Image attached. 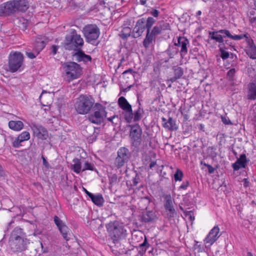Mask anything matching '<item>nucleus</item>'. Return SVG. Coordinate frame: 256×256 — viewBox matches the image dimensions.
I'll return each instance as SVG.
<instances>
[{
  "label": "nucleus",
  "mask_w": 256,
  "mask_h": 256,
  "mask_svg": "<svg viewBox=\"0 0 256 256\" xmlns=\"http://www.w3.org/2000/svg\"><path fill=\"white\" fill-rule=\"evenodd\" d=\"M156 22V20L152 16L148 17L146 20L145 19V27L146 32V37L142 42V45L146 49L148 48L151 45L155 43L157 36L161 34L166 30L170 29V24L164 20L158 22L152 28Z\"/></svg>",
  "instance_id": "nucleus-1"
},
{
  "label": "nucleus",
  "mask_w": 256,
  "mask_h": 256,
  "mask_svg": "<svg viewBox=\"0 0 256 256\" xmlns=\"http://www.w3.org/2000/svg\"><path fill=\"white\" fill-rule=\"evenodd\" d=\"M130 128V144L132 148V152L138 153L139 152H144L148 148V144H151L150 138L146 136L144 138L142 147L140 146L142 143V129L138 124L129 125Z\"/></svg>",
  "instance_id": "nucleus-2"
},
{
  "label": "nucleus",
  "mask_w": 256,
  "mask_h": 256,
  "mask_svg": "<svg viewBox=\"0 0 256 256\" xmlns=\"http://www.w3.org/2000/svg\"><path fill=\"white\" fill-rule=\"evenodd\" d=\"M209 38L214 40L219 44H222V46H226L228 45L232 48L234 50H236L234 46L230 40L224 39L228 38L230 39L238 40L246 38V34H241L239 35H232L230 32L226 29H222L217 31L209 32Z\"/></svg>",
  "instance_id": "nucleus-3"
},
{
  "label": "nucleus",
  "mask_w": 256,
  "mask_h": 256,
  "mask_svg": "<svg viewBox=\"0 0 256 256\" xmlns=\"http://www.w3.org/2000/svg\"><path fill=\"white\" fill-rule=\"evenodd\" d=\"M106 228L114 244L124 238L127 234L124 224L118 220L110 221L106 224Z\"/></svg>",
  "instance_id": "nucleus-4"
},
{
  "label": "nucleus",
  "mask_w": 256,
  "mask_h": 256,
  "mask_svg": "<svg viewBox=\"0 0 256 256\" xmlns=\"http://www.w3.org/2000/svg\"><path fill=\"white\" fill-rule=\"evenodd\" d=\"M84 44L83 38L78 34L76 30L72 29L66 34L63 46L66 50L76 52L82 49Z\"/></svg>",
  "instance_id": "nucleus-5"
},
{
  "label": "nucleus",
  "mask_w": 256,
  "mask_h": 256,
  "mask_svg": "<svg viewBox=\"0 0 256 256\" xmlns=\"http://www.w3.org/2000/svg\"><path fill=\"white\" fill-rule=\"evenodd\" d=\"M8 68L6 70L12 73L23 70L24 64V56L20 52L12 51L8 56Z\"/></svg>",
  "instance_id": "nucleus-6"
},
{
  "label": "nucleus",
  "mask_w": 256,
  "mask_h": 256,
  "mask_svg": "<svg viewBox=\"0 0 256 256\" xmlns=\"http://www.w3.org/2000/svg\"><path fill=\"white\" fill-rule=\"evenodd\" d=\"M94 102V100L92 96L81 94L77 98L75 104V109L79 114H87L93 108L95 104Z\"/></svg>",
  "instance_id": "nucleus-7"
},
{
  "label": "nucleus",
  "mask_w": 256,
  "mask_h": 256,
  "mask_svg": "<svg viewBox=\"0 0 256 256\" xmlns=\"http://www.w3.org/2000/svg\"><path fill=\"white\" fill-rule=\"evenodd\" d=\"M92 110V112L88 116L89 122L98 125L104 123L107 114L106 107L100 103H96Z\"/></svg>",
  "instance_id": "nucleus-8"
},
{
  "label": "nucleus",
  "mask_w": 256,
  "mask_h": 256,
  "mask_svg": "<svg viewBox=\"0 0 256 256\" xmlns=\"http://www.w3.org/2000/svg\"><path fill=\"white\" fill-rule=\"evenodd\" d=\"M62 65L69 81L76 79L80 76L82 68L77 62H68L62 63Z\"/></svg>",
  "instance_id": "nucleus-9"
},
{
  "label": "nucleus",
  "mask_w": 256,
  "mask_h": 256,
  "mask_svg": "<svg viewBox=\"0 0 256 256\" xmlns=\"http://www.w3.org/2000/svg\"><path fill=\"white\" fill-rule=\"evenodd\" d=\"M82 32L87 42L98 46L99 42H96L100 34V30L95 24H90L84 26Z\"/></svg>",
  "instance_id": "nucleus-10"
},
{
  "label": "nucleus",
  "mask_w": 256,
  "mask_h": 256,
  "mask_svg": "<svg viewBox=\"0 0 256 256\" xmlns=\"http://www.w3.org/2000/svg\"><path fill=\"white\" fill-rule=\"evenodd\" d=\"M132 157V152L126 147H120L117 152V156L114 160V164L117 168L122 167L128 162Z\"/></svg>",
  "instance_id": "nucleus-11"
},
{
  "label": "nucleus",
  "mask_w": 256,
  "mask_h": 256,
  "mask_svg": "<svg viewBox=\"0 0 256 256\" xmlns=\"http://www.w3.org/2000/svg\"><path fill=\"white\" fill-rule=\"evenodd\" d=\"M30 244V240L28 238L8 243L10 250L14 252H22L26 250Z\"/></svg>",
  "instance_id": "nucleus-12"
},
{
  "label": "nucleus",
  "mask_w": 256,
  "mask_h": 256,
  "mask_svg": "<svg viewBox=\"0 0 256 256\" xmlns=\"http://www.w3.org/2000/svg\"><path fill=\"white\" fill-rule=\"evenodd\" d=\"M54 221L64 239L66 241L69 240L70 230L65 222L57 216H54Z\"/></svg>",
  "instance_id": "nucleus-13"
},
{
  "label": "nucleus",
  "mask_w": 256,
  "mask_h": 256,
  "mask_svg": "<svg viewBox=\"0 0 256 256\" xmlns=\"http://www.w3.org/2000/svg\"><path fill=\"white\" fill-rule=\"evenodd\" d=\"M164 206L166 212L167 218L168 219L174 218L176 214V212L173 204L174 200L170 194L164 195Z\"/></svg>",
  "instance_id": "nucleus-14"
},
{
  "label": "nucleus",
  "mask_w": 256,
  "mask_h": 256,
  "mask_svg": "<svg viewBox=\"0 0 256 256\" xmlns=\"http://www.w3.org/2000/svg\"><path fill=\"white\" fill-rule=\"evenodd\" d=\"M30 126L32 130L34 136L38 139L45 140L48 138V131L41 124L32 123Z\"/></svg>",
  "instance_id": "nucleus-15"
},
{
  "label": "nucleus",
  "mask_w": 256,
  "mask_h": 256,
  "mask_svg": "<svg viewBox=\"0 0 256 256\" xmlns=\"http://www.w3.org/2000/svg\"><path fill=\"white\" fill-rule=\"evenodd\" d=\"M16 6L14 0L8 2L0 5V16H8L16 12Z\"/></svg>",
  "instance_id": "nucleus-16"
},
{
  "label": "nucleus",
  "mask_w": 256,
  "mask_h": 256,
  "mask_svg": "<svg viewBox=\"0 0 256 256\" xmlns=\"http://www.w3.org/2000/svg\"><path fill=\"white\" fill-rule=\"evenodd\" d=\"M220 236V228L218 226H216L210 231L204 238V243L209 244L210 246H212L218 240Z\"/></svg>",
  "instance_id": "nucleus-17"
},
{
  "label": "nucleus",
  "mask_w": 256,
  "mask_h": 256,
  "mask_svg": "<svg viewBox=\"0 0 256 256\" xmlns=\"http://www.w3.org/2000/svg\"><path fill=\"white\" fill-rule=\"evenodd\" d=\"M146 30L145 27V18H142L138 19L132 32V37L138 38Z\"/></svg>",
  "instance_id": "nucleus-18"
},
{
  "label": "nucleus",
  "mask_w": 256,
  "mask_h": 256,
  "mask_svg": "<svg viewBox=\"0 0 256 256\" xmlns=\"http://www.w3.org/2000/svg\"><path fill=\"white\" fill-rule=\"evenodd\" d=\"M73 59L78 62H82L84 64H87L88 62H91L92 58L90 56L86 54L80 49L76 51L72 55Z\"/></svg>",
  "instance_id": "nucleus-19"
},
{
  "label": "nucleus",
  "mask_w": 256,
  "mask_h": 256,
  "mask_svg": "<svg viewBox=\"0 0 256 256\" xmlns=\"http://www.w3.org/2000/svg\"><path fill=\"white\" fill-rule=\"evenodd\" d=\"M190 42L187 38L184 36H179L178 38V42L176 43V46L180 48V57L184 58L188 54V46Z\"/></svg>",
  "instance_id": "nucleus-20"
},
{
  "label": "nucleus",
  "mask_w": 256,
  "mask_h": 256,
  "mask_svg": "<svg viewBox=\"0 0 256 256\" xmlns=\"http://www.w3.org/2000/svg\"><path fill=\"white\" fill-rule=\"evenodd\" d=\"M27 238V234L24 229L20 227H16L11 232L8 240V243L15 240H20Z\"/></svg>",
  "instance_id": "nucleus-21"
},
{
  "label": "nucleus",
  "mask_w": 256,
  "mask_h": 256,
  "mask_svg": "<svg viewBox=\"0 0 256 256\" xmlns=\"http://www.w3.org/2000/svg\"><path fill=\"white\" fill-rule=\"evenodd\" d=\"M246 34V38H245L248 46L246 49V54L252 60L256 59V46L254 42L252 39L248 38V34Z\"/></svg>",
  "instance_id": "nucleus-22"
},
{
  "label": "nucleus",
  "mask_w": 256,
  "mask_h": 256,
  "mask_svg": "<svg viewBox=\"0 0 256 256\" xmlns=\"http://www.w3.org/2000/svg\"><path fill=\"white\" fill-rule=\"evenodd\" d=\"M249 161L244 154H240V158H237L236 162L232 164V166L234 171H237L241 168H245Z\"/></svg>",
  "instance_id": "nucleus-23"
},
{
  "label": "nucleus",
  "mask_w": 256,
  "mask_h": 256,
  "mask_svg": "<svg viewBox=\"0 0 256 256\" xmlns=\"http://www.w3.org/2000/svg\"><path fill=\"white\" fill-rule=\"evenodd\" d=\"M162 126L166 129L170 131H176L178 129L176 120L170 116L168 120L164 117L162 118Z\"/></svg>",
  "instance_id": "nucleus-24"
},
{
  "label": "nucleus",
  "mask_w": 256,
  "mask_h": 256,
  "mask_svg": "<svg viewBox=\"0 0 256 256\" xmlns=\"http://www.w3.org/2000/svg\"><path fill=\"white\" fill-rule=\"evenodd\" d=\"M157 218L156 214L152 210L147 211L143 212L142 215L140 216V220L145 223L152 222Z\"/></svg>",
  "instance_id": "nucleus-25"
},
{
  "label": "nucleus",
  "mask_w": 256,
  "mask_h": 256,
  "mask_svg": "<svg viewBox=\"0 0 256 256\" xmlns=\"http://www.w3.org/2000/svg\"><path fill=\"white\" fill-rule=\"evenodd\" d=\"M246 98L250 100H256V84L254 82H250L248 84Z\"/></svg>",
  "instance_id": "nucleus-26"
},
{
  "label": "nucleus",
  "mask_w": 256,
  "mask_h": 256,
  "mask_svg": "<svg viewBox=\"0 0 256 256\" xmlns=\"http://www.w3.org/2000/svg\"><path fill=\"white\" fill-rule=\"evenodd\" d=\"M174 72V76L170 78L168 80L172 83L174 82L180 78L184 74L183 68L178 66H174L172 68Z\"/></svg>",
  "instance_id": "nucleus-27"
},
{
  "label": "nucleus",
  "mask_w": 256,
  "mask_h": 256,
  "mask_svg": "<svg viewBox=\"0 0 256 256\" xmlns=\"http://www.w3.org/2000/svg\"><path fill=\"white\" fill-rule=\"evenodd\" d=\"M16 6V11L25 12L28 8V4L26 0H14Z\"/></svg>",
  "instance_id": "nucleus-28"
},
{
  "label": "nucleus",
  "mask_w": 256,
  "mask_h": 256,
  "mask_svg": "<svg viewBox=\"0 0 256 256\" xmlns=\"http://www.w3.org/2000/svg\"><path fill=\"white\" fill-rule=\"evenodd\" d=\"M90 196V198L95 205L99 207L103 206L104 200L102 194H92Z\"/></svg>",
  "instance_id": "nucleus-29"
},
{
  "label": "nucleus",
  "mask_w": 256,
  "mask_h": 256,
  "mask_svg": "<svg viewBox=\"0 0 256 256\" xmlns=\"http://www.w3.org/2000/svg\"><path fill=\"white\" fill-rule=\"evenodd\" d=\"M138 102V108H137L136 110H134L133 112L134 122H137L140 121L142 118V114H144V110L142 107V104L140 102V100L138 98L137 100V102Z\"/></svg>",
  "instance_id": "nucleus-30"
},
{
  "label": "nucleus",
  "mask_w": 256,
  "mask_h": 256,
  "mask_svg": "<svg viewBox=\"0 0 256 256\" xmlns=\"http://www.w3.org/2000/svg\"><path fill=\"white\" fill-rule=\"evenodd\" d=\"M47 42L42 38H37L34 44V48L39 53L45 48Z\"/></svg>",
  "instance_id": "nucleus-31"
},
{
  "label": "nucleus",
  "mask_w": 256,
  "mask_h": 256,
  "mask_svg": "<svg viewBox=\"0 0 256 256\" xmlns=\"http://www.w3.org/2000/svg\"><path fill=\"white\" fill-rule=\"evenodd\" d=\"M9 128L14 131H20L22 129L24 124L20 120H10L8 122Z\"/></svg>",
  "instance_id": "nucleus-32"
},
{
  "label": "nucleus",
  "mask_w": 256,
  "mask_h": 256,
  "mask_svg": "<svg viewBox=\"0 0 256 256\" xmlns=\"http://www.w3.org/2000/svg\"><path fill=\"white\" fill-rule=\"evenodd\" d=\"M122 114L123 115L124 119L127 123L130 124L133 122L134 114L132 108H130L127 109L126 110H124L122 112Z\"/></svg>",
  "instance_id": "nucleus-33"
},
{
  "label": "nucleus",
  "mask_w": 256,
  "mask_h": 256,
  "mask_svg": "<svg viewBox=\"0 0 256 256\" xmlns=\"http://www.w3.org/2000/svg\"><path fill=\"white\" fill-rule=\"evenodd\" d=\"M72 162L74 164L71 166L72 170L76 174H79L80 172H82L80 160L78 158H74L73 159Z\"/></svg>",
  "instance_id": "nucleus-34"
},
{
  "label": "nucleus",
  "mask_w": 256,
  "mask_h": 256,
  "mask_svg": "<svg viewBox=\"0 0 256 256\" xmlns=\"http://www.w3.org/2000/svg\"><path fill=\"white\" fill-rule=\"evenodd\" d=\"M118 104L120 108L123 110L132 108L124 96H120L118 99Z\"/></svg>",
  "instance_id": "nucleus-35"
},
{
  "label": "nucleus",
  "mask_w": 256,
  "mask_h": 256,
  "mask_svg": "<svg viewBox=\"0 0 256 256\" xmlns=\"http://www.w3.org/2000/svg\"><path fill=\"white\" fill-rule=\"evenodd\" d=\"M132 32L130 27H124L119 34V36L122 40H126L129 36H132Z\"/></svg>",
  "instance_id": "nucleus-36"
},
{
  "label": "nucleus",
  "mask_w": 256,
  "mask_h": 256,
  "mask_svg": "<svg viewBox=\"0 0 256 256\" xmlns=\"http://www.w3.org/2000/svg\"><path fill=\"white\" fill-rule=\"evenodd\" d=\"M166 52L170 58H173L175 55L178 54V49L177 48V46H176V43L172 46L170 45Z\"/></svg>",
  "instance_id": "nucleus-37"
},
{
  "label": "nucleus",
  "mask_w": 256,
  "mask_h": 256,
  "mask_svg": "<svg viewBox=\"0 0 256 256\" xmlns=\"http://www.w3.org/2000/svg\"><path fill=\"white\" fill-rule=\"evenodd\" d=\"M30 20H26L24 18H20L18 19L17 22L18 26L19 28L23 31L27 29L28 24H30Z\"/></svg>",
  "instance_id": "nucleus-38"
},
{
  "label": "nucleus",
  "mask_w": 256,
  "mask_h": 256,
  "mask_svg": "<svg viewBox=\"0 0 256 256\" xmlns=\"http://www.w3.org/2000/svg\"><path fill=\"white\" fill-rule=\"evenodd\" d=\"M219 51L220 52V56L224 60L228 58L230 56L229 52L226 51L228 49L226 46H222V44H219L218 46Z\"/></svg>",
  "instance_id": "nucleus-39"
},
{
  "label": "nucleus",
  "mask_w": 256,
  "mask_h": 256,
  "mask_svg": "<svg viewBox=\"0 0 256 256\" xmlns=\"http://www.w3.org/2000/svg\"><path fill=\"white\" fill-rule=\"evenodd\" d=\"M150 246V244L148 243L147 238H145L143 242L139 244L138 246L140 248V250L138 252V254L141 256L143 255Z\"/></svg>",
  "instance_id": "nucleus-40"
},
{
  "label": "nucleus",
  "mask_w": 256,
  "mask_h": 256,
  "mask_svg": "<svg viewBox=\"0 0 256 256\" xmlns=\"http://www.w3.org/2000/svg\"><path fill=\"white\" fill-rule=\"evenodd\" d=\"M216 150V148L214 146H208L207 148V154L208 156L212 160H214L217 156L218 154Z\"/></svg>",
  "instance_id": "nucleus-41"
},
{
  "label": "nucleus",
  "mask_w": 256,
  "mask_h": 256,
  "mask_svg": "<svg viewBox=\"0 0 256 256\" xmlns=\"http://www.w3.org/2000/svg\"><path fill=\"white\" fill-rule=\"evenodd\" d=\"M134 176L132 180V184H131V186H136L141 182V178L140 174L136 170H134Z\"/></svg>",
  "instance_id": "nucleus-42"
},
{
  "label": "nucleus",
  "mask_w": 256,
  "mask_h": 256,
  "mask_svg": "<svg viewBox=\"0 0 256 256\" xmlns=\"http://www.w3.org/2000/svg\"><path fill=\"white\" fill-rule=\"evenodd\" d=\"M86 170H90L92 171H94L98 172L96 168H94V164L92 163L88 162V161H85L82 169V172H84Z\"/></svg>",
  "instance_id": "nucleus-43"
},
{
  "label": "nucleus",
  "mask_w": 256,
  "mask_h": 256,
  "mask_svg": "<svg viewBox=\"0 0 256 256\" xmlns=\"http://www.w3.org/2000/svg\"><path fill=\"white\" fill-rule=\"evenodd\" d=\"M30 152L32 156H35L39 153L38 146L35 143H32L30 146Z\"/></svg>",
  "instance_id": "nucleus-44"
},
{
  "label": "nucleus",
  "mask_w": 256,
  "mask_h": 256,
  "mask_svg": "<svg viewBox=\"0 0 256 256\" xmlns=\"http://www.w3.org/2000/svg\"><path fill=\"white\" fill-rule=\"evenodd\" d=\"M174 177L176 182L182 181L184 178L183 172L180 169L178 168L174 174Z\"/></svg>",
  "instance_id": "nucleus-45"
},
{
  "label": "nucleus",
  "mask_w": 256,
  "mask_h": 256,
  "mask_svg": "<svg viewBox=\"0 0 256 256\" xmlns=\"http://www.w3.org/2000/svg\"><path fill=\"white\" fill-rule=\"evenodd\" d=\"M107 120L110 122L114 126H116L120 122V118L118 116L114 115L112 116L107 118Z\"/></svg>",
  "instance_id": "nucleus-46"
},
{
  "label": "nucleus",
  "mask_w": 256,
  "mask_h": 256,
  "mask_svg": "<svg viewBox=\"0 0 256 256\" xmlns=\"http://www.w3.org/2000/svg\"><path fill=\"white\" fill-rule=\"evenodd\" d=\"M200 164L208 168V172L210 174H213L215 170H216V169L218 168V166L217 165L216 168H214L211 165L206 163L203 160L200 162Z\"/></svg>",
  "instance_id": "nucleus-47"
},
{
  "label": "nucleus",
  "mask_w": 256,
  "mask_h": 256,
  "mask_svg": "<svg viewBox=\"0 0 256 256\" xmlns=\"http://www.w3.org/2000/svg\"><path fill=\"white\" fill-rule=\"evenodd\" d=\"M18 137L21 140L24 142L28 140L30 138V134L29 132L24 131L19 134Z\"/></svg>",
  "instance_id": "nucleus-48"
},
{
  "label": "nucleus",
  "mask_w": 256,
  "mask_h": 256,
  "mask_svg": "<svg viewBox=\"0 0 256 256\" xmlns=\"http://www.w3.org/2000/svg\"><path fill=\"white\" fill-rule=\"evenodd\" d=\"M39 54L40 53L34 48H33L32 52L26 51V56L30 59L36 58Z\"/></svg>",
  "instance_id": "nucleus-49"
},
{
  "label": "nucleus",
  "mask_w": 256,
  "mask_h": 256,
  "mask_svg": "<svg viewBox=\"0 0 256 256\" xmlns=\"http://www.w3.org/2000/svg\"><path fill=\"white\" fill-rule=\"evenodd\" d=\"M236 70L234 68L230 69L227 72L226 76L229 80L233 81Z\"/></svg>",
  "instance_id": "nucleus-50"
},
{
  "label": "nucleus",
  "mask_w": 256,
  "mask_h": 256,
  "mask_svg": "<svg viewBox=\"0 0 256 256\" xmlns=\"http://www.w3.org/2000/svg\"><path fill=\"white\" fill-rule=\"evenodd\" d=\"M109 184L111 186L116 184L118 182V176L116 174H112L109 176Z\"/></svg>",
  "instance_id": "nucleus-51"
},
{
  "label": "nucleus",
  "mask_w": 256,
  "mask_h": 256,
  "mask_svg": "<svg viewBox=\"0 0 256 256\" xmlns=\"http://www.w3.org/2000/svg\"><path fill=\"white\" fill-rule=\"evenodd\" d=\"M190 182L188 180H184L182 182V184L178 187V190H186L190 186Z\"/></svg>",
  "instance_id": "nucleus-52"
},
{
  "label": "nucleus",
  "mask_w": 256,
  "mask_h": 256,
  "mask_svg": "<svg viewBox=\"0 0 256 256\" xmlns=\"http://www.w3.org/2000/svg\"><path fill=\"white\" fill-rule=\"evenodd\" d=\"M136 74V72L134 71L131 68H128V70L124 71L122 72V74H123V76H126V74H128V75H130V76L134 77V74Z\"/></svg>",
  "instance_id": "nucleus-53"
},
{
  "label": "nucleus",
  "mask_w": 256,
  "mask_h": 256,
  "mask_svg": "<svg viewBox=\"0 0 256 256\" xmlns=\"http://www.w3.org/2000/svg\"><path fill=\"white\" fill-rule=\"evenodd\" d=\"M22 142H23L18 136L13 142L12 146L15 148H18L22 146L20 143Z\"/></svg>",
  "instance_id": "nucleus-54"
},
{
  "label": "nucleus",
  "mask_w": 256,
  "mask_h": 256,
  "mask_svg": "<svg viewBox=\"0 0 256 256\" xmlns=\"http://www.w3.org/2000/svg\"><path fill=\"white\" fill-rule=\"evenodd\" d=\"M42 164L47 169H49L50 168V164L46 160V158L42 155Z\"/></svg>",
  "instance_id": "nucleus-55"
},
{
  "label": "nucleus",
  "mask_w": 256,
  "mask_h": 256,
  "mask_svg": "<svg viewBox=\"0 0 256 256\" xmlns=\"http://www.w3.org/2000/svg\"><path fill=\"white\" fill-rule=\"evenodd\" d=\"M222 121L224 124H231L232 123L230 120L224 116H222Z\"/></svg>",
  "instance_id": "nucleus-56"
},
{
  "label": "nucleus",
  "mask_w": 256,
  "mask_h": 256,
  "mask_svg": "<svg viewBox=\"0 0 256 256\" xmlns=\"http://www.w3.org/2000/svg\"><path fill=\"white\" fill-rule=\"evenodd\" d=\"M150 14L154 17L157 18L159 16L160 12L156 9H152L150 12Z\"/></svg>",
  "instance_id": "nucleus-57"
},
{
  "label": "nucleus",
  "mask_w": 256,
  "mask_h": 256,
  "mask_svg": "<svg viewBox=\"0 0 256 256\" xmlns=\"http://www.w3.org/2000/svg\"><path fill=\"white\" fill-rule=\"evenodd\" d=\"M58 48V46L52 45L51 48V54L52 55H55L57 53Z\"/></svg>",
  "instance_id": "nucleus-58"
},
{
  "label": "nucleus",
  "mask_w": 256,
  "mask_h": 256,
  "mask_svg": "<svg viewBox=\"0 0 256 256\" xmlns=\"http://www.w3.org/2000/svg\"><path fill=\"white\" fill-rule=\"evenodd\" d=\"M96 129V128H94V131L93 132V135L92 136V137L90 138V140H92V142H94L96 140L97 136H98V133H96L95 130Z\"/></svg>",
  "instance_id": "nucleus-59"
},
{
  "label": "nucleus",
  "mask_w": 256,
  "mask_h": 256,
  "mask_svg": "<svg viewBox=\"0 0 256 256\" xmlns=\"http://www.w3.org/2000/svg\"><path fill=\"white\" fill-rule=\"evenodd\" d=\"M230 58L232 60H237V56L236 54H234L233 53H231L230 54Z\"/></svg>",
  "instance_id": "nucleus-60"
},
{
  "label": "nucleus",
  "mask_w": 256,
  "mask_h": 256,
  "mask_svg": "<svg viewBox=\"0 0 256 256\" xmlns=\"http://www.w3.org/2000/svg\"><path fill=\"white\" fill-rule=\"evenodd\" d=\"M249 182L248 181V179L244 178V187H248L249 186Z\"/></svg>",
  "instance_id": "nucleus-61"
},
{
  "label": "nucleus",
  "mask_w": 256,
  "mask_h": 256,
  "mask_svg": "<svg viewBox=\"0 0 256 256\" xmlns=\"http://www.w3.org/2000/svg\"><path fill=\"white\" fill-rule=\"evenodd\" d=\"M198 129L200 131L204 132V124H200L199 125Z\"/></svg>",
  "instance_id": "nucleus-62"
},
{
  "label": "nucleus",
  "mask_w": 256,
  "mask_h": 256,
  "mask_svg": "<svg viewBox=\"0 0 256 256\" xmlns=\"http://www.w3.org/2000/svg\"><path fill=\"white\" fill-rule=\"evenodd\" d=\"M83 190L84 192L86 194V195L90 198V194H92V193L89 192L86 188H83Z\"/></svg>",
  "instance_id": "nucleus-63"
},
{
  "label": "nucleus",
  "mask_w": 256,
  "mask_h": 256,
  "mask_svg": "<svg viewBox=\"0 0 256 256\" xmlns=\"http://www.w3.org/2000/svg\"><path fill=\"white\" fill-rule=\"evenodd\" d=\"M156 164V162H152L149 166V167L150 168H152Z\"/></svg>",
  "instance_id": "nucleus-64"
}]
</instances>
